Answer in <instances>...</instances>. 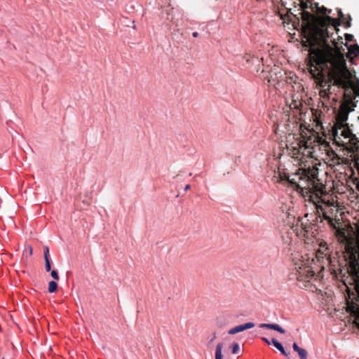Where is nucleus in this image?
<instances>
[{
  "instance_id": "1",
  "label": "nucleus",
  "mask_w": 359,
  "mask_h": 359,
  "mask_svg": "<svg viewBox=\"0 0 359 359\" xmlns=\"http://www.w3.org/2000/svg\"><path fill=\"white\" fill-rule=\"evenodd\" d=\"M339 26L348 27L351 24H316V72L327 69L330 81L344 90L346 103L343 104L349 105L353 101L351 74L346 66L342 69L334 67V53H340L334 37V35H337V27Z\"/></svg>"
},
{
  "instance_id": "2",
  "label": "nucleus",
  "mask_w": 359,
  "mask_h": 359,
  "mask_svg": "<svg viewBox=\"0 0 359 359\" xmlns=\"http://www.w3.org/2000/svg\"><path fill=\"white\" fill-rule=\"evenodd\" d=\"M309 108L303 111L300 109L301 140L299 143L298 154L300 157L299 181L290 178L286 174L281 175V180H287L299 191L306 202L314 205V108L309 103Z\"/></svg>"
},
{
  "instance_id": "3",
  "label": "nucleus",
  "mask_w": 359,
  "mask_h": 359,
  "mask_svg": "<svg viewBox=\"0 0 359 359\" xmlns=\"http://www.w3.org/2000/svg\"><path fill=\"white\" fill-rule=\"evenodd\" d=\"M308 216L309 214L307 213L304 215V218L302 219V229L300 231L304 244L306 245L308 252H306L304 255L295 257L292 259L298 271L297 277L298 286L304 290L312 289L314 276V271L313 269L314 262V220L310 221L309 219H306Z\"/></svg>"
},
{
  "instance_id": "4",
  "label": "nucleus",
  "mask_w": 359,
  "mask_h": 359,
  "mask_svg": "<svg viewBox=\"0 0 359 359\" xmlns=\"http://www.w3.org/2000/svg\"><path fill=\"white\" fill-rule=\"evenodd\" d=\"M353 111L348 104H341L339 113L336 116V122L332 129L334 142L342 147L350 153L355 154L359 151V140L350 129L346 121L348 114Z\"/></svg>"
},
{
  "instance_id": "5",
  "label": "nucleus",
  "mask_w": 359,
  "mask_h": 359,
  "mask_svg": "<svg viewBox=\"0 0 359 359\" xmlns=\"http://www.w3.org/2000/svg\"><path fill=\"white\" fill-rule=\"evenodd\" d=\"M292 27V30L299 32L304 51L307 52L304 62L299 68L305 73H309L314 79V23L312 24H287Z\"/></svg>"
},
{
  "instance_id": "6",
  "label": "nucleus",
  "mask_w": 359,
  "mask_h": 359,
  "mask_svg": "<svg viewBox=\"0 0 359 359\" xmlns=\"http://www.w3.org/2000/svg\"><path fill=\"white\" fill-rule=\"evenodd\" d=\"M316 222H322L323 219L327 220L329 225L333 229H337V220H334L327 215V210H331L332 203L329 199L330 195L327 193L326 186L318 179L316 173Z\"/></svg>"
},
{
  "instance_id": "7",
  "label": "nucleus",
  "mask_w": 359,
  "mask_h": 359,
  "mask_svg": "<svg viewBox=\"0 0 359 359\" xmlns=\"http://www.w3.org/2000/svg\"><path fill=\"white\" fill-rule=\"evenodd\" d=\"M302 22H314V7L312 0H299Z\"/></svg>"
},
{
  "instance_id": "8",
  "label": "nucleus",
  "mask_w": 359,
  "mask_h": 359,
  "mask_svg": "<svg viewBox=\"0 0 359 359\" xmlns=\"http://www.w3.org/2000/svg\"><path fill=\"white\" fill-rule=\"evenodd\" d=\"M318 244L319 248L316 250V259L322 264L327 263L329 264L330 262V248L327 247V243L323 241H320Z\"/></svg>"
},
{
  "instance_id": "9",
  "label": "nucleus",
  "mask_w": 359,
  "mask_h": 359,
  "mask_svg": "<svg viewBox=\"0 0 359 359\" xmlns=\"http://www.w3.org/2000/svg\"><path fill=\"white\" fill-rule=\"evenodd\" d=\"M255 325L253 323H250V322L247 323H245L243 325H239L238 326L233 327L232 329L229 330L228 332L229 334H235L236 333L243 332L248 329H251V328L254 327Z\"/></svg>"
},
{
  "instance_id": "10",
  "label": "nucleus",
  "mask_w": 359,
  "mask_h": 359,
  "mask_svg": "<svg viewBox=\"0 0 359 359\" xmlns=\"http://www.w3.org/2000/svg\"><path fill=\"white\" fill-rule=\"evenodd\" d=\"M317 112L318 111L316 109V121H315V123H316V143L318 142L320 144H325L326 146H327L328 143L325 140H323L322 137H320L319 133L316 131V130H318L320 128H321L323 127L321 121L317 116Z\"/></svg>"
},
{
  "instance_id": "11",
  "label": "nucleus",
  "mask_w": 359,
  "mask_h": 359,
  "mask_svg": "<svg viewBox=\"0 0 359 359\" xmlns=\"http://www.w3.org/2000/svg\"><path fill=\"white\" fill-rule=\"evenodd\" d=\"M259 327H261V328H267V329H271V330H276V331L279 332L281 334H284L285 332V330L283 329L278 324L262 323V324L259 325Z\"/></svg>"
},
{
  "instance_id": "12",
  "label": "nucleus",
  "mask_w": 359,
  "mask_h": 359,
  "mask_svg": "<svg viewBox=\"0 0 359 359\" xmlns=\"http://www.w3.org/2000/svg\"><path fill=\"white\" fill-rule=\"evenodd\" d=\"M359 55V46L357 44L351 45L348 47L347 57H357Z\"/></svg>"
},
{
  "instance_id": "13",
  "label": "nucleus",
  "mask_w": 359,
  "mask_h": 359,
  "mask_svg": "<svg viewBox=\"0 0 359 359\" xmlns=\"http://www.w3.org/2000/svg\"><path fill=\"white\" fill-rule=\"evenodd\" d=\"M271 344L278 349L279 350L282 354L285 355H287V354L286 353L283 346H282V344L278 341L276 339H271Z\"/></svg>"
},
{
  "instance_id": "14",
  "label": "nucleus",
  "mask_w": 359,
  "mask_h": 359,
  "mask_svg": "<svg viewBox=\"0 0 359 359\" xmlns=\"http://www.w3.org/2000/svg\"><path fill=\"white\" fill-rule=\"evenodd\" d=\"M222 348L223 344L222 343H219L217 345L216 350H215V359H222Z\"/></svg>"
},
{
  "instance_id": "15",
  "label": "nucleus",
  "mask_w": 359,
  "mask_h": 359,
  "mask_svg": "<svg viewBox=\"0 0 359 359\" xmlns=\"http://www.w3.org/2000/svg\"><path fill=\"white\" fill-rule=\"evenodd\" d=\"M57 284L55 281H50L48 283V292L50 293L55 292L57 290Z\"/></svg>"
},
{
  "instance_id": "16",
  "label": "nucleus",
  "mask_w": 359,
  "mask_h": 359,
  "mask_svg": "<svg viewBox=\"0 0 359 359\" xmlns=\"http://www.w3.org/2000/svg\"><path fill=\"white\" fill-rule=\"evenodd\" d=\"M230 348H231V352L233 354H237L240 352V346L238 343H233Z\"/></svg>"
},
{
  "instance_id": "17",
  "label": "nucleus",
  "mask_w": 359,
  "mask_h": 359,
  "mask_svg": "<svg viewBox=\"0 0 359 359\" xmlns=\"http://www.w3.org/2000/svg\"><path fill=\"white\" fill-rule=\"evenodd\" d=\"M299 106H302V104L299 101H297L294 100H292L291 103L289 105V107L291 109H298Z\"/></svg>"
},
{
  "instance_id": "18",
  "label": "nucleus",
  "mask_w": 359,
  "mask_h": 359,
  "mask_svg": "<svg viewBox=\"0 0 359 359\" xmlns=\"http://www.w3.org/2000/svg\"><path fill=\"white\" fill-rule=\"evenodd\" d=\"M322 76H323V74L320 72H319L316 74V77H315L316 85L317 86V85L320 84L322 87H324V86H323L322 83H321Z\"/></svg>"
},
{
  "instance_id": "19",
  "label": "nucleus",
  "mask_w": 359,
  "mask_h": 359,
  "mask_svg": "<svg viewBox=\"0 0 359 359\" xmlns=\"http://www.w3.org/2000/svg\"><path fill=\"white\" fill-rule=\"evenodd\" d=\"M298 355H299L300 359H307V351L304 348H302L298 352Z\"/></svg>"
},
{
  "instance_id": "20",
  "label": "nucleus",
  "mask_w": 359,
  "mask_h": 359,
  "mask_svg": "<svg viewBox=\"0 0 359 359\" xmlns=\"http://www.w3.org/2000/svg\"><path fill=\"white\" fill-rule=\"evenodd\" d=\"M43 257H44L45 261L50 260V259H49V248L48 246H46L43 249Z\"/></svg>"
},
{
  "instance_id": "21",
  "label": "nucleus",
  "mask_w": 359,
  "mask_h": 359,
  "mask_svg": "<svg viewBox=\"0 0 359 359\" xmlns=\"http://www.w3.org/2000/svg\"><path fill=\"white\" fill-rule=\"evenodd\" d=\"M354 158H355L354 165L355 168H359V154H355Z\"/></svg>"
},
{
  "instance_id": "22",
  "label": "nucleus",
  "mask_w": 359,
  "mask_h": 359,
  "mask_svg": "<svg viewBox=\"0 0 359 359\" xmlns=\"http://www.w3.org/2000/svg\"><path fill=\"white\" fill-rule=\"evenodd\" d=\"M217 339V334L215 332H214L212 334V337H211V339H210V341L208 342V344L207 346L209 347L210 346L211 344L212 341H214L215 339Z\"/></svg>"
},
{
  "instance_id": "23",
  "label": "nucleus",
  "mask_w": 359,
  "mask_h": 359,
  "mask_svg": "<svg viewBox=\"0 0 359 359\" xmlns=\"http://www.w3.org/2000/svg\"><path fill=\"white\" fill-rule=\"evenodd\" d=\"M45 269H46V271H50L51 266H50V260H46L45 261Z\"/></svg>"
},
{
  "instance_id": "24",
  "label": "nucleus",
  "mask_w": 359,
  "mask_h": 359,
  "mask_svg": "<svg viewBox=\"0 0 359 359\" xmlns=\"http://www.w3.org/2000/svg\"><path fill=\"white\" fill-rule=\"evenodd\" d=\"M50 275L52 278H54L55 280H59V276L57 271L53 270L50 273Z\"/></svg>"
},
{
  "instance_id": "25",
  "label": "nucleus",
  "mask_w": 359,
  "mask_h": 359,
  "mask_svg": "<svg viewBox=\"0 0 359 359\" xmlns=\"http://www.w3.org/2000/svg\"><path fill=\"white\" fill-rule=\"evenodd\" d=\"M351 309V313L355 315L359 316V306H357L355 309V307H353Z\"/></svg>"
},
{
  "instance_id": "26",
  "label": "nucleus",
  "mask_w": 359,
  "mask_h": 359,
  "mask_svg": "<svg viewBox=\"0 0 359 359\" xmlns=\"http://www.w3.org/2000/svg\"><path fill=\"white\" fill-rule=\"evenodd\" d=\"M292 348H293L294 351H296V352H297V353H298V352L302 349V348H299V347L298 346V345L297 344V343H294V344H293V345H292Z\"/></svg>"
},
{
  "instance_id": "27",
  "label": "nucleus",
  "mask_w": 359,
  "mask_h": 359,
  "mask_svg": "<svg viewBox=\"0 0 359 359\" xmlns=\"http://www.w3.org/2000/svg\"><path fill=\"white\" fill-rule=\"evenodd\" d=\"M262 340L263 341H264L266 344H267L268 345L271 344V341L266 337H262Z\"/></svg>"
},
{
  "instance_id": "28",
  "label": "nucleus",
  "mask_w": 359,
  "mask_h": 359,
  "mask_svg": "<svg viewBox=\"0 0 359 359\" xmlns=\"http://www.w3.org/2000/svg\"><path fill=\"white\" fill-rule=\"evenodd\" d=\"M353 35H351V34H346V39L347 41H351V40H352V39H353Z\"/></svg>"
},
{
  "instance_id": "29",
  "label": "nucleus",
  "mask_w": 359,
  "mask_h": 359,
  "mask_svg": "<svg viewBox=\"0 0 359 359\" xmlns=\"http://www.w3.org/2000/svg\"><path fill=\"white\" fill-rule=\"evenodd\" d=\"M288 33H289V34L291 36V39H296V38H295V35H296V33H295V32H294V33L288 32Z\"/></svg>"
},
{
  "instance_id": "30",
  "label": "nucleus",
  "mask_w": 359,
  "mask_h": 359,
  "mask_svg": "<svg viewBox=\"0 0 359 359\" xmlns=\"http://www.w3.org/2000/svg\"><path fill=\"white\" fill-rule=\"evenodd\" d=\"M198 35H199V34H198V32H193V34H192V36H193L194 37H195V38L198 37Z\"/></svg>"
},
{
  "instance_id": "31",
  "label": "nucleus",
  "mask_w": 359,
  "mask_h": 359,
  "mask_svg": "<svg viewBox=\"0 0 359 359\" xmlns=\"http://www.w3.org/2000/svg\"><path fill=\"white\" fill-rule=\"evenodd\" d=\"M190 188H191V186H190L189 184H187V185L185 186V187H184V191H187L189 190V189H190Z\"/></svg>"
},
{
  "instance_id": "32",
  "label": "nucleus",
  "mask_w": 359,
  "mask_h": 359,
  "mask_svg": "<svg viewBox=\"0 0 359 359\" xmlns=\"http://www.w3.org/2000/svg\"><path fill=\"white\" fill-rule=\"evenodd\" d=\"M337 39H338L339 41H340L341 43H343V42H342V38H341V37H340L339 36H337Z\"/></svg>"
},
{
  "instance_id": "33",
  "label": "nucleus",
  "mask_w": 359,
  "mask_h": 359,
  "mask_svg": "<svg viewBox=\"0 0 359 359\" xmlns=\"http://www.w3.org/2000/svg\"><path fill=\"white\" fill-rule=\"evenodd\" d=\"M353 90L356 95H359V91H358L357 90H355V89Z\"/></svg>"
},
{
  "instance_id": "34",
  "label": "nucleus",
  "mask_w": 359,
  "mask_h": 359,
  "mask_svg": "<svg viewBox=\"0 0 359 359\" xmlns=\"http://www.w3.org/2000/svg\"><path fill=\"white\" fill-rule=\"evenodd\" d=\"M29 253H30V255L32 254V247H29Z\"/></svg>"
},
{
  "instance_id": "35",
  "label": "nucleus",
  "mask_w": 359,
  "mask_h": 359,
  "mask_svg": "<svg viewBox=\"0 0 359 359\" xmlns=\"http://www.w3.org/2000/svg\"><path fill=\"white\" fill-rule=\"evenodd\" d=\"M133 28L134 29H136V26H135V25H133Z\"/></svg>"
},
{
  "instance_id": "36",
  "label": "nucleus",
  "mask_w": 359,
  "mask_h": 359,
  "mask_svg": "<svg viewBox=\"0 0 359 359\" xmlns=\"http://www.w3.org/2000/svg\"><path fill=\"white\" fill-rule=\"evenodd\" d=\"M358 119L359 120V116H358Z\"/></svg>"
}]
</instances>
